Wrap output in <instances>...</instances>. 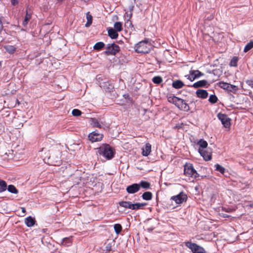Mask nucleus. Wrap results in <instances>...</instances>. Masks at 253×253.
<instances>
[{"mask_svg": "<svg viewBox=\"0 0 253 253\" xmlns=\"http://www.w3.org/2000/svg\"><path fill=\"white\" fill-rule=\"evenodd\" d=\"M184 173L185 175L196 178L199 176L198 173L194 169L192 165L186 164L184 166Z\"/></svg>", "mask_w": 253, "mask_h": 253, "instance_id": "nucleus-5", "label": "nucleus"}, {"mask_svg": "<svg viewBox=\"0 0 253 253\" xmlns=\"http://www.w3.org/2000/svg\"><path fill=\"white\" fill-rule=\"evenodd\" d=\"M39 241V248H38V250L35 252V253H43L42 250V246H43V242H42V237H40L38 240Z\"/></svg>", "mask_w": 253, "mask_h": 253, "instance_id": "nucleus-22", "label": "nucleus"}, {"mask_svg": "<svg viewBox=\"0 0 253 253\" xmlns=\"http://www.w3.org/2000/svg\"><path fill=\"white\" fill-rule=\"evenodd\" d=\"M151 151V145L147 143L145 147L142 148V154L144 156H148Z\"/></svg>", "mask_w": 253, "mask_h": 253, "instance_id": "nucleus-17", "label": "nucleus"}, {"mask_svg": "<svg viewBox=\"0 0 253 253\" xmlns=\"http://www.w3.org/2000/svg\"><path fill=\"white\" fill-rule=\"evenodd\" d=\"M170 200L175 202L176 204L180 205L185 202L187 200V196L183 192H180L178 195L172 196Z\"/></svg>", "mask_w": 253, "mask_h": 253, "instance_id": "nucleus-6", "label": "nucleus"}, {"mask_svg": "<svg viewBox=\"0 0 253 253\" xmlns=\"http://www.w3.org/2000/svg\"><path fill=\"white\" fill-rule=\"evenodd\" d=\"M25 223L28 227H32V216H29L25 219Z\"/></svg>", "mask_w": 253, "mask_h": 253, "instance_id": "nucleus-41", "label": "nucleus"}, {"mask_svg": "<svg viewBox=\"0 0 253 253\" xmlns=\"http://www.w3.org/2000/svg\"><path fill=\"white\" fill-rule=\"evenodd\" d=\"M117 32L113 28H109L108 30V36L112 39H117L118 37Z\"/></svg>", "mask_w": 253, "mask_h": 253, "instance_id": "nucleus-18", "label": "nucleus"}, {"mask_svg": "<svg viewBox=\"0 0 253 253\" xmlns=\"http://www.w3.org/2000/svg\"><path fill=\"white\" fill-rule=\"evenodd\" d=\"M106 49V50L104 51V53L107 55H114L120 51V47L119 45L114 43L107 44Z\"/></svg>", "mask_w": 253, "mask_h": 253, "instance_id": "nucleus-4", "label": "nucleus"}, {"mask_svg": "<svg viewBox=\"0 0 253 253\" xmlns=\"http://www.w3.org/2000/svg\"><path fill=\"white\" fill-rule=\"evenodd\" d=\"M214 17V16L213 15L211 14L210 15V16L208 17L207 18L209 19V20H211V19H212Z\"/></svg>", "mask_w": 253, "mask_h": 253, "instance_id": "nucleus-50", "label": "nucleus"}, {"mask_svg": "<svg viewBox=\"0 0 253 253\" xmlns=\"http://www.w3.org/2000/svg\"><path fill=\"white\" fill-rule=\"evenodd\" d=\"M105 250L107 252H110L111 250V246L108 244L105 247Z\"/></svg>", "mask_w": 253, "mask_h": 253, "instance_id": "nucleus-46", "label": "nucleus"}, {"mask_svg": "<svg viewBox=\"0 0 253 253\" xmlns=\"http://www.w3.org/2000/svg\"><path fill=\"white\" fill-rule=\"evenodd\" d=\"M198 151L205 160L209 161L211 159L212 150L211 148H207L204 149L199 148Z\"/></svg>", "mask_w": 253, "mask_h": 253, "instance_id": "nucleus-7", "label": "nucleus"}, {"mask_svg": "<svg viewBox=\"0 0 253 253\" xmlns=\"http://www.w3.org/2000/svg\"><path fill=\"white\" fill-rule=\"evenodd\" d=\"M216 170L219 171L222 174H223L225 172V168L219 164L215 165Z\"/></svg>", "mask_w": 253, "mask_h": 253, "instance_id": "nucleus-39", "label": "nucleus"}, {"mask_svg": "<svg viewBox=\"0 0 253 253\" xmlns=\"http://www.w3.org/2000/svg\"><path fill=\"white\" fill-rule=\"evenodd\" d=\"M178 99V97L175 96H169L168 98V100L169 102L174 104V105L176 103V101Z\"/></svg>", "mask_w": 253, "mask_h": 253, "instance_id": "nucleus-36", "label": "nucleus"}, {"mask_svg": "<svg viewBox=\"0 0 253 253\" xmlns=\"http://www.w3.org/2000/svg\"><path fill=\"white\" fill-rule=\"evenodd\" d=\"M98 153L108 160L112 159L114 155L112 148L109 144H106L102 145L98 148Z\"/></svg>", "mask_w": 253, "mask_h": 253, "instance_id": "nucleus-1", "label": "nucleus"}, {"mask_svg": "<svg viewBox=\"0 0 253 253\" xmlns=\"http://www.w3.org/2000/svg\"><path fill=\"white\" fill-rule=\"evenodd\" d=\"M146 203H136L132 205V210H136L141 209L143 207L146 206Z\"/></svg>", "mask_w": 253, "mask_h": 253, "instance_id": "nucleus-26", "label": "nucleus"}, {"mask_svg": "<svg viewBox=\"0 0 253 253\" xmlns=\"http://www.w3.org/2000/svg\"><path fill=\"white\" fill-rule=\"evenodd\" d=\"M246 83L252 88H253V80H250L246 81Z\"/></svg>", "mask_w": 253, "mask_h": 253, "instance_id": "nucleus-44", "label": "nucleus"}, {"mask_svg": "<svg viewBox=\"0 0 253 253\" xmlns=\"http://www.w3.org/2000/svg\"><path fill=\"white\" fill-rule=\"evenodd\" d=\"M15 102H17L18 104H19V102L18 99L16 98L15 99Z\"/></svg>", "mask_w": 253, "mask_h": 253, "instance_id": "nucleus-55", "label": "nucleus"}, {"mask_svg": "<svg viewBox=\"0 0 253 253\" xmlns=\"http://www.w3.org/2000/svg\"><path fill=\"white\" fill-rule=\"evenodd\" d=\"M3 18V17H1L0 18V32L1 31V30H2L3 27V25H2V19Z\"/></svg>", "mask_w": 253, "mask_h": 253, "instance_id": "nucleus-47", "label": "nucleus"}, {"mask_svg": "<svg viewBox=\"0 0 253 253\" xmlns=\"http://www.w3.org/2000/svg\"><path fill=\"white\" fill-rule=\"evenodd\" d=\"M140 190V185L137 183H134L132 185L128 186L126 190L129 194H134L138 192Z\"/></svg>", "mask_w": 253, "mask_h": 253, "instance_id": "nucleus-13", "label": "nucleus"}, {"mask_svg": "<svg viewBox=\"0 0 253 253\" xmlns=\"http://www.w3.org/2000/svg\"><path fill=\"white\" fill-rule=\"evenodd\" d=\"M216 194H213L211 197V200H213V199H215L216 198Z\"/></svg>", "mask_w": 253, "mask_h": 253, "instance_id": "nucleus-51", "label": "nucleus"}, {"mask_svg": "<svg viewBox=\"0 0 253 253\" xmlns=\"http://www.w3.org/2000/svg\"><path fill=\"white\" fill-rule=\"evenodd\" d=\"M4 159H11L13 158V150L9 151L8 154L5 153L3 155Z\"/></svg>", "mask_w": 253, "mask_h": 253, "instance_id": "nucleus-40", "label": "nucleus"}, {"mask_svg": "<svg viewBox=\"0 0 253 253\" xmlns=\"http://www.w3.org/2000/svg\"><path fill=\"white\" fill-rule=\"evenodd\" d=\"M103 135L94 131L88 135V138L92 142L100 141L102 139Z\"/></svg>", "mask_w": 253, "mask_h": 253, "instance_id": "nucleus-9", "label": "nucleus"}, {"mask_svg": "<svg viewBox=\"0 0 253 253\" xmlns=\"http://www.w3.org/2000/svg\"><path fill=\"white\" fill-rule=\"evenodd\" d=\"M7 189V184L4 180L0 179V193L6 190Z\"/></svg>", "mask_w": 253, "mask_h": 253, "instance_id": "nucleus-27", "label": "nucleus"}, {"mask_svg": "<svg viewBox=\"0 0 253 253\" xmlns=\"http://www.w3.org/2000/svg\"><path fill=\"white\" fill-rule=\"evenodd\" d=\"M124 96L125 97V98H126V97H128L129 96V95L128 94H124Z\"/></svg>", "mask_w": 253, "mask_h": 253, "instance_id": "nucleus-54", "label": "nucleus"}, {"mask_svg": "<svg viewBox=\"0 0 253 253\" xmlns=\"http://www.w3.org/2000/svg\"><path fill=\"white\" fill-rule=\"evenodd\" d=\"M238 61V58L237 57H233L230 61V65L231 66L236 67L237 66Z\"/></svg>", "mask_w": 253, "mask_h": 253, "instance_id": "nucleus-34", "label": "nucleus"}, {"mask_svg": "<svg viewBox=\"0 0 253 253\" xmlns=\"http://www.w3.org/2000/svg\"><path fill=\"white\" fill-rule=\"evenodd\" d=\"M135 48L137 53H148L150 50L147 42L145 41L140 42L135 45Z\"/></svg>", "mask_w": 253, "mask_h": 253, "instance_id": "nucleus-3", "label": "nucleus"}, {"mask_svg": "<svg viewBox=\"0 0 253 253\" xmlns=\"http://www.w3.org/2000/svg\"><path fill=\"white\" fill-rule=\"evenodd\" d=\"M217 117L225 127L228 128L230 127L231 125V119L227 116V115L224 114L219 113L217 115Z\"/></svg>", "mask_w": 253, "mask_h": 253, "instance_id": "nucleus-8", "label": "nucleus"}, {"mask_svg": "<svg viewBox=\"0 0 253 253\" xmlns=\"http://www.w3.org/2000/svg\"><path fill=\"white\" fill-rule=\"evenodd\" d=\"M175 105L181 110L188 111L190 109L189 105L185 102V101L179 98H178Z\"/></svg>", "mask_w": 253, "mask_h": 253, "instance_id": "nucleus-11", "label": "nucleus"}, {"mask_svg": "<svg viewBox=\"0 0 253 253\" xmlns=\"http://www.w3.org/2000/svg\"><path fill=\"white\" fill-rule=\"evenodd\" d=\"M7 190L9 192L13 194H17L18 193V190L13 185H8L7 187Z\"/></svg>", "mask_w": 253, "mask_h": 253, "instance_id": "nucleus-31", "label": "nucleus"}, {"mask_svg": "<svg viewBox=\"0 0 253 253\" xmlns=\"http://www.w3.org/2000/svg\"><path fill=\"white\" fill-rule=\"evenodd\" d=\"M46 229H43L42 230H38L37 231V233H44L45 232V231L46 230ZM36 232H37V230H36Z\"/></svg>", "mask_w": 253, "mask_h": 253, "instance_id": "nucleus-48", "label": "nucleus"}, {"mask_svg": "<svg viewBox=\"0 0 253 253\" xmlns=\"http://www.w3.org/2000/svg\"><path fill=\"white\" fill-rule=\"evenodd\" d=\"M114 28L116 31L118 32H120L122 31V24L120 22H116L114 25Z\"/></svg>", "mask_w": 253, "mask_h": 253, "instance_id": "nucleus-32", "label": "nucleus"}, {"mask_svg": "<svg viewBox=\"0 0 253 253\" xmlns=\"http://www.w3.org/2000/svg\"><path fill=\"white\" fill-rule=\"evenodd\" d=\"M4 47L6 51L9 53H13L16 50V47H15L13 45H7L4 46Z\"/></svg>", "mask_w": 253, "mask_h": 253, "instance_id": "nucleus-25", "label": "nucleus"}, {"mask_svg": "<svg viewBox=\"0 0 253 253\" xmlns=\"http://www.w3.org/2000/svg\"><path fill=\"white\" fill-rule=\"evenodd\" d=\"M30 15L27 13L25 19L23 22V24L24 25H26L27 24V21L30 19Z\"/></svg>", "mask_w": 253, "mask_h": 253, "instance_id": "nucleus-43", "label": "nucleus"}, {"mask_svg": "<svg viewBox=\"0 0 253 253\" xmlns=\"http://www.w3.org/2000/svg\"><path fill=\"white\" fill-rule=\"evenodd\" d=\"M72 114L74 116H79L82 114V112L78 109H73Z\"/></svg>", "mask_w": 253, "mask_h": 253, "instance_id": "nucleus-42", "label": "nucleus"}, {"mask_svg": "<svg viewBox=\"0 0 253 253\" xmlns=\"http://www.w3.org/2000/svg\"><path fill=\"white\" fill-rule=\"evenodd\" d=\"M132 204L130 202L122 201L119 203V205L125 208L130 209L132 210Z\"/></svg>", "mask_w": 253, "mask_h": 253, "instance_id": "nucleus-21", "label": "nucleus"}, {"mask_svg": "<svg viewBox=\"0 0 253 253\" xmlns=\"http://www.w3.org/2000/svg\"><path fill=\"white\" fill-rule=\"evenodd\" d=\"M86 19H87V22L85 25L86 27H89L92 21V16L89 14V12L87 13L86 14Z\"/></svg>", "mask_w": 253, "mask_h": 253, "instance_id": "nucleus-29", "label": "nucleus"}, {"mask_svg": "<svg viewBox=\"0 0 253 253\" xmlns=\"http://www.w3.org/2000/svg\"><path fill=\"white\" fill-rule=\"evenodd\" d=\"M184 85V83L180 80H176L173 82L172 86L176 89L182 88Z\"/></svg>", "mask_w": 253, "mask_h": 253, "instance_id": "nucleus-20", "label": "nucleus"}, {"mask_svg": "<svg viewBox=\"0 0 253 253\" xmlns=\"http://www.w3.org/2000/svg\"><path fill=\"white\" fill-rule=\"evenodd\" d=\"M142 198L145 200H151L152 198V194L151 192H145L142 194Z\"/></svg>", "mask_w": 253, "mask_h": 253, "instance_id": "nucleus-23", "label": "nucleus"}, {"mask_svg": "<svg viewBox=\"0 0 253 253\" xmlns=\"http://www.w3.org/2000/svg\"><path fill=\"white\" fill-rule=\"evenodd\" d=\"M91 124L95 127L104 129L107 127V124L105 122L99 121L95 118H91Z\"/></svg>", "mask_w": 253, "mask_h": 253, "instance_id": "nucleus-12", "label": "nucleus"}, {"mask_svg": "<svg viewBox=\"0 0 253 253\" xmlns=\"http://www.w3.org/2000/svg\"><path fill=\"white\" fill-rule=\"evenodd\" d=\"M72 243V237L64 238L62 240L61 244L62 246L68 247Z\"/></svg>", "mask_w": 253, "mask_h": 253, "instance_id": "nucleus-19", "label": "nucleus"}, {"mask_svg": "<svg viewBox=\"0 0 253 253\" xmlns=\"http://www.w3.org/2000/svg\"><path fill=\"white\" fill-rule=\"evenodd\" d=\"M114 230L117 234H119L122 230V227L120 224H115L114 226Z\"/></svg>", "mask_w": 253, "mask_h": 253, "instance_id": "nucleus-38", "label": "nucleus"}, {"mask_svg": "<svg viewBox=\"0 0 253 253\" xmlns=\"http://www.w3.org/2000/svg\"><path fill=\"white\" fill-rule=\"evenodd\" d=\"M207 85L208 81L207 80H203L195 83L194 84H193V85H190V86L193 87L195 88H198L200 87L207 86Z\"/></svg>", "mask_w": 253, "mask_h": 253, "instance_id": "nucleus-15", "label": "nucleus"}, {"mask_svg": "<svg viewBox=\"0 0 253 253\" xmlns=\"http://www.w3.org/2000/svg\"><path fill=\"white\" fill-rule=\"evenodd\" d=\"M105 44L103 42H100L96 43L94 45L93 48L95 50H99L103 48Z\"/></svg>", "mask_w": 253, "mask_h": 253, "instance_id": "nucleus-30", "label": "nucleus"}, {"mask_svg": "<svg viewBox=\"0 0 253 253\" xmlns=\"http://www.w3.org/2000/svg\"><path fill=\"white\" fill-rule=\"evenodd\" d=\"M219 85L221 88H223L224 89H226L230 91L236 90L237 88L235 85L230 84H229L224 82H220L219 83Z\"/></svg>", "mask_w": 253, "mask_h": 253, "instance_id": "nucleus-14", "label": "nucleus"}, {"mask_svg": "<svg viewBox=\"0 0 253 253\" xmlns=\"http://www.w3.org/2000/svg\"><path fill=\"white\" fill-rule=\"evenodd\" d=\"M138 185H140V188L142 187L145 189H148L150 187V183L147 181H141Z\"/></svg>", "mask_w": 253, "mask_h": 253, "instance_id": "nucleus-24", "label": "nucleus"}, {"mask_svg": "<svg viewBox=\"0 0 253 253\" xmlns=\"http://www.w3.org/2000/svg\"><path fill=\"white\" fill-rule=\"evenodd\" d=\"M196 95L198 97L205 99L208 96V93L207 90L199 89L196 92Z\"/></svg>", "mask_w": 253, "mask_h": 253, "instance_id": "nucleus-16", "label": "nucleus"}, {"mask_svg": "<svg viewBox=\"0 0 253 253\" xmlns=\"http://www.w3.org/2000/svg\"><path fill=\"white\" fill-rule=\"evenodd\" d=\"M185 246L190 249L193 253H207L205 249L196 244L191 242H185Z\"/></svg>", "mask_w": 253, "mask_h": 253, "instance_id": "nucleus-2", "label": "nucleus"}, {"mask_svg": "<svg viewBox=\"0 0 253 253\" xmlns=\"http://www.w3.org/2000/svg\"><path fill=\"white\" fill-rule=\"evenodd\" d=\"M198 144L199 145L201 149H205V148H208L207 146H208V143L205 140H204L203 139H200L198 142Z\"/></svg>", "mask_w": 253, "mask_h": 253, "instance_id": "nucleus-28", "label": "nucleus"}, {"mask_svg": "<svg viewBox=\"0 0 253 253\" xmlns=\"http://www.w3.org/2000/svg\"><path fill=\"white\" fill-rule=\"evenodd\" d=\"M109 85L111 87H109V88H112L113 87V86L111 84H109Z\"/></svg>", "mask_w": 253, "mask_h": 253, "instance_id": "nucleus-56", "label": "nucleus"}, {"mask_svg": "<svg viewBox=\"0 0 253 253\" xmlns=\"http://www.w3.org/2000/svg\"><path fill=\"white\" fill-rule=\"evenodd\" d=\"M35 222H36L35 219L34 218H33V222H32L33 226H35Z\"/></svg>", "mask_w": 253, "mask_h": 253, "instance_id": "nucleus-52", "label": "nucleus"}, {"mask_svg": "<svg viewBox=\"0 0 253 253\" xmlns=\"http://www.w3.org/2000/svg\"><path fill=\"white\" fill-rule=\"evenodd\" d=\"M22 211L23 213H25L26 212V210L24 208H22Z\"/></svg>", "mask_w": 253, "mask_h": 253, "instance_id": "nucleus-53", "label": "nucleus"}, {"mask_svg": "<svg viewBox=\"0 0 253 253\" xmlns=\"http://www.w3.org/2000/svg\"><path fill=\"white\" fill-rule=\"evenodd\" d=\"M0 66H1V62H0Z\"/></svg>", "mask_w": 253, "mask_h": 253, "instance_id": "nucleus-58", "label": "nucleus"}, {"mask_svg": "<svg viewBox=\"0 0 253 253\" xmlns=\"http://www.w3.org/2000/svg\"><path fill=\"white\" fill-rule=\"evenodd\" d=\"M252 48H253V41H251L246 44L244 48V51L247 52Z\"/></svg>", "mask_w": 253, "mask_h": 253, "instance_id": "nucleus-33", "label": "nucleus"}, {"mask_svg": "<svg viewBox=\"0 0 253 253\" xmlns=\"http://www.w3.org/2000/svg\"><path fill=\"white\" fill-rule=\"evenodd\" d=\"M152 81L154 84H160L162 81V78L160 76H155L152 79Z\"/></svg>", "mask_w": 253, "mask_h": 253, "instance_id": "nucleus-35", "label": "nucleus"}, {"mask_svg": "<svg viewBox=\"0 0 253 253\" xmlns=\"http://www.w3.org/2000/svg\"><path fill=\"white\" fill-rule=\"evenodd\" d=\"M217 100V98L215 95H211L209 98V101L212 104L215 103Z\"/></svg>", "mask_w": 253, "mask_h": 253, "instance_id": "nucleus-37", "label": "nucleus"}, {"mask_svg": "<svg viewBox=\"0 0 253 253\" xmlns=\"http://www.w3.org/2000/svg\"><path fill=\"white\" fill-rule=\"evenodd\" d=\"M218 76H217L215 79H212L211 81V83H213L216 81H217L218 79Z\"/></svg>", "mask_w": 253, "mask_h": 253, "instance_id": "nucleus-49", "label": "nucleus"}, {"mask_svg": "<svg viewBox=\"0 0 253 253\" xmlns=\"http://www.w3.org/2000/svg\"><path fill=\"white\" fill-rule=\"evenodd\" d=\"M251 206V207H253V204H252L251 205V206Z\"/></svg>", "mask_w": 253, "mask_h": 253, "instance_id": "nucleus-57", "label": "nucleus"}, {"mask_svg": "<svg viewBox=\"0 0 253 253\" xmlns=\"http://www.w3.org/2000/svg\"><path fill=\"white\" fill-rule=\"evenodd\" d=\"M11 2L12 5H16L19 3V0H11Z\"/></svg>", "mask_w": 253, "mask_h": 253, "instance_id": "nucleus-45", "label": "nucleus"}, {"mask_svg": "<svg viewBox=\"0 0 253 253\" xmlns=\"http://www.w3.org/2000/svg\"><path fill=\"white\" fill-rule=\"evenodd\" d=\"M203 75L204 74L199 70H191L189 72V74L185 76V77H187L188 80L192 82L194 81L195 79Z\"/></svg>", "mask_w": 253, "mask_h": 253, "instance_id": "nucleus-10", "label": "nucleus"}]
</instances>
